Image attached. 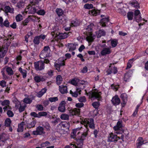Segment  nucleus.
<instances>
[{"label":"nucleus","instance_id":"1","mask_svg":"<svg viewBox=\"0 0 148 148\" xmlns=\"http://www.w3.org/2000/svg\"><path fill=\"white\" fill-rule=\"evenodd\" d=\"M88 131H89L88 129L86 130L85 132L82 134L81 136L77 138H76V132H75L73 131V135H72V133H71V138H75V140H76L77 144V147L76 148H83L84 140H86V137L88 135Z\"/></svg>","mask_w":148,"mask_h":148},{"label":"nucleus","instance_id":"2","mask_svg":"<svg viewBox=\"0 0 148 148\" xmlns=\"http://www.w3.org/2000/svg\"><path fill=\"white\" fill-rule=\"evenodd\" d=\"M81 123L84 124L86 130H89L88 126L90 129L94 130L95 128V124L93 119L92 118H85L81 122Z\"/></svg>","mask_w":148,"mask_h":148},{"label":"nucleus","instance_id":"3","mask_svg":"<svg viewBox=\"0 0 148 148\" xmlns=\"http://www.w3.org/2000/svg\"><path fill=\"white\" fill-rule=\"evenodd\" d=\"M51 50L48 46H45L40 52L39 57L40 58L44 59L51 56Z\"/></svg>","mask_w":148,"mask_h":148},{"label":"nucleus","instance_id":"4","mask_svg":"<svg viewBox=\"0 0 148 148\" xmlns=\"http://www.w3.org/2000/svg\"><path fill=\"white\" fill-rule=\"evenodd\" d=\"M94 25L93 23H91L88 26L86 29L88 31L89 34V35L87 36L86 37V40L89 42H92L95 39V36H92V33Z\"/></svg>","mask_w":148,"mask_h":148},{"label":"nucleus","instance_id":"5","mask_svg":"<svg viewBox=\"0 0 148 148\" xmlns=\"http://www.w3.org/2000/svg\"><path fill=\"white\" fill-rule=\"evenodd\" d=\"M89 97L91 98L94 99H97L98 100H99L101 99V95L102 94L101 92H98L96 91V90L93 92H90L88 93Z\"/></svg>","mask_w":148,"mask_h":148},{"label":"nucleus","instance_id":"6","mask_svg":"<svg viewBox=\"0 0 148 148\" xmlns=\"http://www.w3.org/2000/svg\"><path fill=\"white\" fill-rule=\"evenodd\" d=\"M35 69L37 71H40L43 70L45 68V64L42 60L35 62L34 63Z\"/></svg>","mask_w":148,"mask_h":148},{"label":"nucleus","instance_id":"7","mask_svg":"<svg viewBox=\"0 0 148 148\" xmlns=\"http://www.w3.org/2000/svg\"><path fill=\"white\" fill-rule=\"evenodd\" d=\"M27 9L28 10L29 13L34 14L36 13L37 10H38L39 7L37 5H32L29 4L27 7Z\"/></svg>","mask_w":148,"mask_h":148},{"label":"nucleus","instance_id":"8","mask_svg":"<svg viewBox=\"0 0 148 148\" xmlns=\"http://www.w3.org/2000/svg\"><path fill=\"white\" fill-rule=\"evenodd\" d=\"M119 139H120V137L116 135L111 133L109 134L108 140L109 142H114L116 143Z\"/></svg>","mask_w":148,"mask_h":148},{"label":"nucleus","instance_id":"9","mask_svg":"<svg viewBox=\"0 0 148 148\" xmlns=\"http://www.w3.org/2000/svg\"><path fill=\"white\" fill-rule=\"evenodd\" d=\"M46 38V36L45 35L41 34L38 36H35L33 40L34 44L36 45H38L40 43V39H42L44 40Z\"/></svg>","mask_w":148,"mask_h":148},{"label":"nucleus","instance_id":"10","mask_svg":"<svg viewBox=\"0 0 148 148\" xmlns=\"http://www.w3.org/2000/svg\"><path fill=\"white\" fill-rule=\"evenodd\" d=\"M44 128L42 126H39L37 127L36 130L33 132V134L34 135H40L45 133Z\"/></svg>","mask_w":148,"mask_h":148},{"label":"nucleus","instance_id":"11","mask_svg":"<svg viewBox=\"0 0 148 148\" xmlns=\"http://www.w3.org/2000/svg\"><path fill=\"white\" fill-rule=\"evenodd\" d=\"M112 64H110V65L109 66V69L106 71L108 75H110L112 73H113L114 74H116L117 73L118 71L117 67L115 66H111Z\"/></svg>","mask_w":148,"mask_h":148},{"label":"nucleus","instance_id":"12","mask_svg":"<svg viewBox=\"0 0 148 148\" xmlns=\"http://www.w3.org/2000/svg\"><path fill=\"white\" fill-rule=\"evenodd\" d=\"M71 34V32H69L68 33H59L58 35L57 36V37L59 39H62L67 38Z\"/></svg>","mask_w":148,"mask_h":148},{"label":"nucleus","instance_id":"13","mask_svg":"<svg viewBox=\"0 0 148 148\" xmlns=\"http://www.w3.org/2000/svg\"><path fill=\"white\" fill-rule=\"evenodd\" d=\"M140 14V12L139 10H136L134 11V18L136 21L138 23L141 20V17L140 16H138Z\"/></svg>","mask_w":148,"mask_h":148},{"label":"nucleus","instance_id":"14","mask_svg":"<svg viewBox=\"0 0 148 148\" xmlns=\"http://www.w3.org/2000/svg\"><path fill=\"white\" fill-rule=\"evenodd\" d=\"M111 47L103 48L101 52V55L102 56H106L107 54H109L111 53V51L110 49Z\"/></svg>","mask_w":148,"mask_h":148},{"label":"nucleus","instance_id":"15","mask_svg":"<svg viewBox=\"0 0 148 148\" xmlns=\"http://www.w3.org/2000/svg\"><path fill=\"white\" fill-rule=\"evenodd\" d=\"M111 101L113 105L115 106L119 105L121 102L120 98L117 95L113 97Z\"/></svg>","mask_w":148,"mask_h":148},{"label":"nucleus","instance_id":"16","mask_svg":"<svg viewBox=\"0 0 148 148\" xmlns=\"http://www.w3.org/2000/svg\"><path fill=\"white\" fill-rule=\"evenodd\" d=\"M66 102L65 101H61L58 107V110L60 112H64L65 111V105Z\"/></svg>","mask_w":148,"mask_h":148},{"label":"nucleus","instance_id":"17","mask_svg":"<svg viewBox=\"0 0 148 148\" xmlns=\"http://www.w3.org/2000/svg\"><path fill=\"white\" fill-rule=\"evenodd\" d=\"M34 79V81L36 83H39L41 82H43L46 80L44 76L38 75L35 76Z\"/></svg>","mask_w":148,"mask_h":148},{"label":"nucleus","instance_id":"18","mask_svg":"<svg viewBox=\"0 0 148 148\" xmlns=\"http://www.w3.org/2000/svg\"><path fill=\"white\" fill-rule=\"evenodd\" d=\"M123 121L122 120L118 121L116 125L113 128L115 131H118L120 129H122V127L124 126L123 125Z\"/></svg>","mask_w":148,"mask_h":148},{"label":"nucleus","instance_id":"19","mask_svg":"<svg viewBox=\"0 0 148 148\" xmlns=\"http://www.w3.org/2000/svg\"><path fill=\"white\" fill-rule=\"evenodd\" d=\"M100 10L97 9H93L89 11V14L91 16H96L99 15Z\"/></svg>","mask_w":148,"mask_h":148},{"label":"nucleus","instance_id":"20","mask_svg":"<svg viewBox=\"0 0 148 148\" xmlns=\"http://www.w3.org/2000/svg\"><path fill=\"white\" fill-rule=\"evenodd\" d=\"M80 109L75 108L73 109H71L69 110V113L72 115H79L80 114Z\"/></svg>","mask_w":148,"mask_h":148},{"label":"nucleus","instance_id":"21","mask_svg":"<svg viewBox=\"0 0 148 148\" xmlns=\"http://www.w3.org/2000/svg\"><path fill=\"white\" fill-rule=\"evenodd\" d=\"M59 90L60 92L62 94L66 93L68 92L67 87L66 86L63 85L59 86Z\"/></svg>","mask_w":148,"mask_h":148},{"label":"nucleus","instance_id":"22","mask_svg":"<svg viewBox=\"0 0 148 148\" xmlns=\"http://www.w3.org/2000/svg\"><path fill=\"white\" fill-rule=\"evenodd\" d=\"M36 123V120H33L31 122H29L27 123V124L25 125L26 127L28 129H30L34 127Z\"/></svg>","mask_w":148,"mask_h":148},{"label":"nucleus","instance_id":"23","mask_svg":"<svg viewBox=\"0 0 148 148\" xmlns=\"http://www.w3.org/2000/svg\"><path fill=\"white\" fill-rule=\"evenodd\" d=\"M121 97L123 101L122 102L121 104L122 105V106L123 107L126 104L127 100V95L125 93H123L121 95Z\"/></svg>","mask_w":148,"mask_h":148},{"label":"nucleus","instance_id":"24","mask_svg":"<svg viewBox=\"0 0 148 148\" xmlns=\"http://www.w3.org/2000/svg\"><path fill=\"white\" fill-rule=\"evenodd\" d=\"M66 59H65V57H61L59 58L57 60V63L60 65L62 66H64L65 65V61Z\"/></svg>","mask_w":148,"mask_h":148},{"label":"nucleus","instance_id":"25","mask_svg":"<svg viewBox=\"0 0 148 148\" xmlns=\"http://www.w3.org/2000/svg\"><path fill=\"white\" fill-rule=\"evenodd\" d=\"M138 142L136 144L137 148H140V147L144 144V140L142 137H139L137 140Z\"/></svg>","mask_w":148,"mask_h":148},{"label":"nucleus","instance_id":"26","mask_svg":"<svg viewBox=\"0 0 148 148\" xmlns=\"http://www.w3.org/2000/svg\"><path fill=\"white\" fill-rule=\"evenodd\" d=\"M109 21V18H102L100 21V23L101 26L103 27H105L106 26L108 22Z\"/></svg>","mask_w":148,"mask_h":148},{"label":"nucleus","instance_id":"27","mask_svg":"<svg viewBox=\"0 0 148 148\" xmlns=\"http://www.w3.org/2000/svg\"><path fill=\"white\" fill-rule=\"evenodd\" d=\"M5 12L6 13H8L13 14L14 13V8H11L9 5L6 6L4 8Z\"/></svg>","mask_w":148,"mask_h":148},{"label":"nucleus","instance_id":"28","mask_svg":"<svg viewBox=\"0 0 148 148\" xmlns=\"http://www.w3.org/2000/svg\"><path fill=\"white\" fill-rule=\"evenodd\" d=\"M130 3L132 6L136 9H138L140 8L139 4L136 0H133V1L130 2Z\"/></svg>","mask_w":148,"mask_h":148},{"label":"nucleus","instance_id":"29","mask_svg":"<svg viewBox=\"0 0 148 148\" xmlns=\"http://www.w3.org/2000/svg\"><path fill=\"white\" fill-rule=\"evenodd\" d=\"M80 23V21L75 19L71 21V27H77L79 26Z\"/></svg>","mask_w":148,"mask_h":148},{"label":"nucleus","instance_id":"30","mask_svg":"<svg viewBox=\"0 0 148 148\" xmlns=\"http://www.w3.org/2000/svg\"><path fill=\"white\" fill-rule=\"evenodd\" d=\"M18 71L22 75L23 78H25L26 77L27 71L26 70L23 69L21 67H20L18 69Z\"/></svg>","mask_w":148,"mask_h":148},{"label":"nucleus","instance_id":"31","mask_svg":"<svg viewBox=\"0 0 148 148\" xmlns=\"http://www.w3.org/2000/svg\"><path fill=\"white\" fill-rule=\"evenodd\" d=\"M7 52V49H5L4 48H0V58H3Z\"/></svg>","mask_w":148,"mask_h":148},{"label":"nucleus","instance_id":"32","mask_svg":"<svg viewBox=\"0 0 148 148\" xmlns=\"http://www.w3.org/2000/svg\"><path fill=\"white\" fill-rule=\"evenodd\" d=\"M105 35V33L104 31L101 30H99L96 32V36L97 38H100L101 36H104Z\"/></svg>","mask_w":148,"mask_h":148},{"label":"nucleus","instance_id":"33","mask_svg":"<svg viewBox=\"0 0 148 148\" xmlns=\"http://www.w3.org/2000/svg\"><path fill=\"white\" fill-rule=\"evenodd\" d=\"M25 122L23 121L21 122L18 125V127L17 131L18 132H22L23 131V126L25 125Z\"/></svg>","mask_w":148,"mask_h":148},{"label":"nucleus","instance_id":"34","mask_svg":"<svg viewBox=\"0 0 148 148\" xmlns=\"http://www.w3.org/2000/svg\"><path fill=\"white\" fill-rule=\"evenodd\" d=\"M5 71L8 75L10 76H11L13 75L14 73L12 69L8 66L5 68Z\"/></svg>","mask_w":148,"mask_h":148},{"label":"nucleus","instance_id":"35","mask_svg":"<svg viewBox=\"0 0 148 148\" xmlns=\"http://www.w3.org/2000/svg\"><path fill=\"white\" fill-rule=\"evenodd\" d=\"M56 83L58 85H60L62 83V78L60 75L57 76L56 78Z\"/></svg>","mask_w":148,"mask_h":148},{"label":"nucleus","instance_id":"36","mask_svg":"<svg viewBox=\"0 0 148 148\" xmlns=\"http://www.w3.org/2000/svg\"><path fill=\"white\" fill-rule=\"evenodd\" d=\"M134 61V58H132L129 60L128 62L127 63V66L126 68V69H130L132 67V64Z\"/></svg>","mask_w":148,"mask_h":148},{"label":"nucleus","instance_id":"37","mask_svg":"<svg viewBox=\"0 0 148 148\" xmlns=\"http://www.w3.org/2000/svg\"><path fill=\"white\" fill-rule=\"evenodd\" d=\"M111 44L113 48L115 47L118 43V40L116 39H113L110 40Z\"/></svg>","mask_w":148,"mask_h":148},{"label":"nucleus","instance_id":"38","mask_svg":"<svg viewBox=\"0 0 148 148\" xmlns=\"http://www.w3.org/2000/svg\"><path fill=\"white\" fill-rule=\"evenodd\" d=\"M5 135L4 133H3L0 135V143L2 142L4 143L7 140V138L5 137Z\"/></svg>","mask_w":148,"mask_h":148},{"label":"nucleus","instance_id":"39","mask_svg":"<svg viewBox=\"0 0 148 148\" xmlns=\"http://www.w3.org/2000/svg\"><path fill=\"white\" fill-rule=\"evenodd\" d=\"M24 3L23 1H19L17 3L16 7L20 9L23 8Z\"/></svg>","mask_w":148,"mask_h":148},{"label":"nucleus","instance_id":"40","mask_svg":"<svg viewBox=\"0 0 148 148\" xmlns=\"http://www.w3.org/2000/svg\"><path fill=\"white\" fill-rule=\"evenodd\" d=\"M56 12L59 16H62L64 13L63 11L61 8H57Z\"/></svg>","mask_w":148,"mask_h":148},{"label":"nucleus","instance_id":"41","mask_svg":"<svg viewBox=\"0 0 148 148\" xmlns=\"http://www.w3.org/2000/svg\"><path fill=\"white\" fill-rule=\"evenodd\" d=\"M130 76L128 73H125L124 75L123 79L126 82H128L129 81Z\"/></svg>","mask_w":148,"mask_h":148},{"label":"nucleus","instance_id":"42","mask_svg":"<svg viewBox=\"0 0 148 148\" xmlns=\"http://www.w3.org/2000/svg\"><path fill=\"white\" fill-rule=\"evenodd\" d=\"M69 51H72L75 50L76 49V46L73 43L69 44L68 46Z\"/></svg>","mask_w":148,"mask_h":148},{"label":"nucleus","instance_id":"43","mask_svg":"<svg viewBox=\"0 0 148 148\" xmlns=\"http://www.w3.org/2000/svg\"><path fill=\"white\" fill-rule=\"evenodd\" d=\"M60 118L62 120H68L69 119V116L68 115L65 114H62L60 116Z\"/></svg>","mask_w":148,"mask_h":148},{"label":"nucleus","instance_id":"44","mask_svg":"<svg viewBox=\"0 0 148 148\" xmlns=\"http://www.w3.org/2000/svg\"><path fill=\"white\" fill-rule=\"evenodd\" d=\"M127 17L129 20H132L133 18V13L132 12H129L127 14Z\"/></svg>","mask_w":148,"mask_h":148},{"label":"nucleus","instance_id":"45","mask_svg":"<svg viewBox=\"0 0 148 148\" xmlns=\"http://www.w3.org/2000/svg\"><path fill=\"white\" fill-rule=\"evenodd\" d=\"M11 123V119L9 118H8L6 119L5 121V125L6 127H8L10 126Z\"/></svg>","mask_w":148,"mask_h":148},{"label":"nucleus","instance_id":"46","mask_svg":"<svg viewBox=\"0 0 148 148\" xmlns=\"http://www.w3.org/2000/svg\"><path fill=\"white\" fill-rule=\"evenodd\" d=\"M61 125L64 127L69 128L70 126V124L69 122H62L61 123Z\"/></svg>","mask_w":148,"mask_h":148},{"label":"nucleus","instance_id":"47","mask_svg":"<svg viewBox=\"0 0 148 148\" xmlns=\"http://www.w3.org/2000/svg\"><path fill=\"white\" fill-rule=\"evenodd\" d=\"M92 105L95 109H98L100 106V103L99 101H95L92 103Z\"/></svg>","mask_w":148,"mask_h":148},{"label":"nucleus","instance_id":"48","mask_svg":"<svg viewBox=\"0 0 148 148\" xmlns=\"http://www.w3.org/2000/svg\"><path fill=\"white\" fill-rule=\"evenodd\" d=\"M40 0H30V3L29 4L32 5H38Z\"/></svg>","mask_w":148,"mask_h":148},{"label":"nucleus","instance_id":"49","mask_svg":"<svg viewBox=\"0 0 148 148\" xmlns=\"http://www.w3.org/2000/svg\"><path fill=\"white\" fill-rule=\"evenodd\" d=\"M10 101L8 100H5L1 102V105L2 106H7L10 107Z\"/></svg>","mask_w":148,"mask_h":148},{"label":"nucleus","instance_id":"50","mask_svg":"<svg viewBox=\"0 0 148 148\" xmlns=\"http://www.w3.org/2000/svg\"><path fill=\"white\" fill-rule=\"evenodd\" d=\"M87 82L86 81H81L80 83H78L77 86H82V88H81L83 89L85 87V84H86Z\"/></svg>","mask_w":148,"mask_h":148},{"label":"nucleus","instance_id":"51","mask_svg":"<svg viewBox=\"0 0 148 148\" xmlns=\"http://www.w3.org/2000/svg\"><path fill=\"white\" fill-rule=\"evenodd\" d=\"M23 102L26 104H30L32 102V101L29 98L26 97L24 99Z\"/></svg>","mask_w":148,"mask_h":148},{"label":"nucleus","instance_id":"52","mask_svg":"<svg viewBox=\"0 0 148 148\" xmlns=\"http://www.w3.org/2000/svg\"><path fill=\"white\" fill-rule=\"evenodd\" d=\"M15 18L17 22H19L23 19V17L21 14H19L16 16Z\"/></svg>","mask_w":148,"mask_h":148},{"label":"nucleus","instance_id":"53","mask_svg":"<svg viewBox=\"0 0 148 148\" xmlns=\"http://www.w3.org/2000/svg\"><path fill=\"white\" fill-rule=\"evenodd\" d=\"M61 66H61L57 63V62L54 63V67L56 69L58 72H60L61 71L60 69V68Z\"/></svg>","mask_w":148,"mask_h":148},{"label":"nucleus","instance_id":"54","mask_svg":"<svg viewBox=\"0 0 148 148\" xmlns=\"http://www.w3.org/2000/svg\"><path fill=\"white\" fill-rule=\"evenodd\" d=\"M36 13L39 15H44L45 14V12L43 9H40L37 10Z\"/></svg>","mask_w":148,"mask_h":148},{"label":"nucleus","instance_id":"55","mask_svg":"<svg viewBox=\"0 0 148 148\" xmlns=\"http://www.w3.org/2000/svg\"><path fill=\"white\" fill-rule=\"evenodd\" d=\"M25 51L22 50H21L19 54H20L18 55L17 56L16 58V59L17 61H21L22 59V57L21 56V54L22 53V52L24 51Z\"/></svg>","mask_w":148,"mask_h":148},{"label":"nucleus","instance_id":"56","mask_svg":"<svg viewBox=\"0 0 148 148\" xmlns=\"http://www.w3.org/2000/svg\"><path fill=\"white\" fill-rule=\"evenodd\" d=\"M49 101L52 103L58 101V100L57 97H51L49 98Z\"/></svg>","mask_w":148,"mask_h":148},{"label":"nucleus","instance_id":"57","mask_svg":"<svg viewBox=\"0 0 148 148\" xmlns=\"http://www.w3.org/2000/svg\"><path fill=\"white\" fill-rule=\"evenodd\" d=\"M93 6L92 4L88 3L84 5V8L86 9H90L93 8Z\"/></svg>","mask_w":148,"mask_h":148},{"label":"nucleus","instance_id":"58","mask_svg":"<svg viewBox=\"0 0 148 148\" xmlns=\"http://www.w3.org/2000/svg\"><path fill=\"white\" fill-rule=\"evenodd\" d=\"M145 56V53H140L136 55L134 57V61L136 60V59H139V58L142 56Z\"/></svg>","mask_w":148,"mask_h":148},{"label":"nucleus","instance_id":"59","mask_svg":"<svg viewBox=\"0 0 148 148\" xmlns=\"http://www.w3.org/2000/svg\"><path fill=\"white\" fill-rule=\"evenodd\" d=\"M2 25L6 27H9L10 26V23L8 20L6 19L3 23Z\"/></svg>","mask_w":148,"mask_h":148},{"label":"nucleus","instance_id":"60","mask_svg":"<svg viewBox=\"0 0 148 148\" xmlns=\"http://www.w3.org/2000/svg\"><path fill=\"white\" fill-rule=\"evenodd\" d=\"M38 118L41 116H45L47 115V113L46 112H40L38 113Z\"/></svg>","mask_w":148,"mask_h":148},{"label":"nucleus","instance_id":"61","mask_svg":"<svg viewBox=\"0 0 148 148\" xmlns=\"http://www.w3.org/2000/svg\"><path fill=\"white\" fill-rule=\"evenodd\" d=\"M77 147L76 146L75 144H73L72 143H70L69 145H67L65 146L64 148H72V147L77 148Z\"/></svg>","mask_w":148,"mask_h":148},{"label":"nucleus","instance_id":"62","mask_svg":"<svg viewBox=\"0 0 148 148\" xmlns=\"http://www.w3.org/2000/svg\"><path fill=\"white\" fill-rule=\"evenodd\" d=\"M119 85H116L113 84H112L111 86V89H113L114 90H115L116 91H117L118 90L119 88Z\"/></svg>","mask_w":148,"mask_h":148},{"label":"nucleus","instance_id":"63","mask_svg":"<svg viewBox=\"0 0 148 148\" xmlns=\"http://www.w3.org/2000/svg\"><path fill=\"white\" fill-rule=\"evenodd\" d=\"M43 126L47 130H50V125L48 122H45L43 124Z\"/></svg>","mask_w":148,"mask_h":148},{"label":"nucleus","instance_id":"64","mask_svg":"<svg viewBox=\"0 0 148 148\" xmlns=\"http://www.w3.org/2000/svg\"><path fill=\"white\" fill-rule=\"evenodd\" d=\"M36 108L38 111H41L43 110L44 107L41 104H38L36 106Z\"/></svg>","mask_w":148,"mask_h":148}]
</instances>
